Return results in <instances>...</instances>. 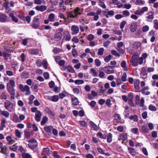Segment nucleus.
Segmentation results:
<instances>
[{"mask_svg":"<svg viewBox=\"0 0 158 158\" xmlns=\"http://www.w3.org/2000/svg\"><path fill=\"white\" fill-rule=\"evenodd\" d=\"M80 10V8L77 7L74 10V12L71 11L68 14V17L75 18L76 17L77 15H81V13L79 12Z\"/></svg>","mask_w":158,"mask_h":158,"instance_id":"nucleus-1","label":"nucleus"},{"mask_svg":"<svg viewBox=\"0 0 158 158\" xmlns=\"http://www.w3.org/2000/svg\"><path fill=\"white\" fill-rule=\"evenodd\" d=\"M19 87L20 90L22 92H26L25 93L26 95H28L31 94V92L30 90V88L28 86L25 85L23 87L22 84H20L19 85Z\"/></svg>","mask_w":158,"mask_h":158,"instance_id":"nucleus-2","label":"nucleus"},{"mask_svg":"<svg viewBox=\"0 0 158 158\" xmlns=\"http://www.w3.org/2000/svg\"><path fill=\"white\" fill-rule=\"evenodd\" d=\"M39 20V18L35 17L33 20L32 24L31 25V27L35 29H37L40 25Z\"/></svg>","mask_w":158,"mask_h":158,"instance_id":"nucleus-3","label":"nucleus"},{"mask_svg":"<svg viewBox=\"0 0 158 158\" xmlns=\"http://www.w3.org/2000/svg\"><path fill=\"white\" fill-rule=\"evenodd\" d=\"M137 27V23L136 22H133L130 25V31L132 32H134L136 30Z\"/></svg>","mask_w":158,"mask_h":158,"instance_id":"nucleus-4","label":"nucleus"},{"mask_svg":"<svg viewBox=\"0 0 158 158\" xmlns=\"http://www.w3.org/2000/svg\"><path fill=\"white\" fill-rule=\"evenodd\" d=\"M7 89L8 92L10 95H15V90L14 87L9 86V84L7 83Z\"/></svg>","mask_w":158,"mask_h":158,"instance_id":"nucleus-5","label":"nucleus"},{"mask_svg":"<svg viewBox=\"0 0 158 158\" xmlns=\"http://www.w3.org/2000/svg\"><path fill=\"white\" fill-rule=\"evenodd\" d=\"M140 75L142 78L144 79H146L147 77V73H146V70L144 67H143L141 70Z\"/></svg>","mask_w":158,"mask_h":158,"instance_id":"nucleus-6","label":"nucleus"},{"mask_svg":"<svg viewBox=\"0 0 158 158\" xmlns=\"http://www.w3.org/2000/svg\"><path fill=\"white\" fill-rule=\"evenodd\" d=\"M42 114L40 110H38L36 111V113L35 114V120L37 122H39L41 119Z\"/></svg>","mask_w":158,"mask_h":158,"instance_id":"nucleus-7","label":"nucleus"},{"mask_svg":"<svg viewBox=\"0 0 158 158\" xmlns=\"http://www.w3.org/2000/svg\"><path fill=\"white\" fill-rule=\"evenodd\" d=\"M52 128L53 127L52 126H46L44 127V129L48 133V135H52L51 130Z\"/></svg>","mask_w":158,"mask_h":158,"instance_id":"nucleus-8","label":"nucleus"},{"mask_svg":"<svg viewBox=\"0 0 158 158\" xmlns=\"http://www.w3.org/2000/svg\"><path fill=\"white\" fill-rule=\"evenodd\" d=\"M139 59L138 58H131V63H132V65L134 66H137L138 65V61Z\"/></svg>","mask_w":158,"mask_h":158,"instance_id":"nucleus-9","label":"nucleus"},{"mask_svg":"<svg viewBox=\"0 0 158 158\" xmlns=\"http://www.w3.org/2000/svg\"><path fill=\"white\" fill-rule=\"evenodd\" d=\"M35 9L38 10L41 12H43L47 9V7L45 6H37L35 7Z\"/></svg>","mask_w":158,"mask_h":158,"instance_id":"nucleus-10","label":"nucleus"},{"mask_svg":"<svg viewBox=\"0 0 158 158\" xmlns=\"http://www.w3.org/2000/svg\"><path fill=\"white\" fill-rule=\"evenodd\" d=\"M7 20V16L4 14H0V22L2 23L6 21Z\"/></svg>","mask_w":158,"mask_h":158,"instance_id":"nucleus-11","label":"nucleus"},{"mask_svg":"<svg viewBox=\"0 0 158 158\" xmlns=\"http://www.w3.org/2000/svg\"><path fill=\"white\" fill-rule=\"evenodd\" d=\"M62 34L60 32L56 33L54 35V38L57 39L56 41L60 40L62 39Z\"/></svg>","mask_w":158,"mask_h":158,"instance_id":"nucleus-12","label":"nucleus"},{"mask_svg":"<svg viewBox=\"0 0 158 158\" xmlns=\"http://www.w3.org/2000/svg\"><path fill=\"white\" fill-rule=\"evenodd\" d=\"M71 30L74 32L72 33V34H76L79 31L78 26L75 25H73L72 26Z\"/></svg>","mask_w":158,"mask_h":158,"instance_id":"nucleus-13","label":"nucleus"},{"mask_svg":"<svg viewBox=\"0 0 158 158\" xmlns=\"http://www.w3.org/2000/svg\"><path fill=\"white\" fill-rule=\"evenodd\" d=\"M139 81L138 79L135 80L134 83V85L135 88L136 89H139Z\"/></svg>","mask_w":158,"mask_h":158,"instance_id":"nucleus-14","label":"nucleus"},{"mask_svg":"<svg viewBox=\"0 0 158 158\" xmlns=\"http://www.w3.org/2000/svg\"><path fill=\"white\" fill-rule=\"evenodd\" d=\"M42 154L45 155V156L49 155L50 154L49 149L48 148H44Z\"/></svg>","mask_w":158,"mask_h":158,"instance_id":"nucleus-15","label":"nucleus"},{"mask_svg":"<svg viewBox=\"0 0 158 158\" xmlns=\"http://www.w3.org/2000/svg\"><path fill=\"white\" fill-rule=\"evenodd\" d=\"M0 113L2 115L6 117H8L9 116V113L6 110L2 111L0 110Z\"/></svg>","mask_w":158,"mask_h":158,"instance_id":"nucleus-16","label":"nucleus"},{"mask_svg":"<svg viewBox=\"0 0 158 158\" xmlns=\"http://www.w3.org/2000/svg\"><path fill=\"white\" fill-rule=\"evenodd\" d=\"M133 46L134 48H138L141 46V43L139 41H136L134 43Z\"/></svg>","mask_w":158,"mask_h":158,"instance_id":"nucleus-17","label":"nucleus"},{"mask_svg":"<svg viewBox=\"0 0 158 158\" xmlns=\"http://www.w3.org/2000/svg\"><path fill=\"white\" fill-rule=\"evenodd\" d=\"M97 136L100 138L105 139L106 137V135H103L101 132H98L97 134Z\"/></svg>","mask_w":158,"mask_h":158,"instance_id":"nucleus-18","label":"nucleus"},{"mask_svg":"<svg viewBox=\"0 0 158 158\" xmlns=\"http://www.w3.org/2000/svg\"><path fill=\"white\" fill-rule=\"evenodd\" d=\"M73 104L75 106L77 105L78 104V101L76 97L73 98L72 100Z\"/></svg>","mask_w":158,"mask_h":158,"instance_id":"nucleus-19","label":"nucleus"},{"mask_svg":"<svg viewBox=\"0 0 158 158\" xmlns=\"http://www.w3.org/2000/svg\"><path fill=\"white\" fill-rule=\"evenodd\" d=\"M4 104L5 107L7 110L10 106L11 103L9 100H7L5 101L4 103Z\"/></svg>","mask_w":158,"mask_h":158,"instance_id":"nucleus-20","label":"nucleus"},{"mask_svg":"<svg viewBox=\"0 0 158 158\" xmlns=\"http://www.w3.org/2000/svg\"><path fill=\"white\" fill-rule=\"evenodd\" d=\"M9 148L12 151L15 152L17 149L18 146L16 145V144H15L12 146H10Z\"/></svg>","mask_w":158,"mask_h":158,"instance_id":"nucleus-21","label":"nucleus"},{"mask_svg":"<svg viewBox=\"0 0 158 158\" xmlns=\"http://www.w3.org/2000/svg\"><path fill=\"white\" fill-rule=\"evenodd\" d=\"M28 147L31 149H34L37 146V143H29L28 144Z\"/></svg>","mask_w":158,"mask_h":158,"instance_id":"nucleus-22","label":"nucleus"},{"mask_svg":"<svg viewBox=\"0 0 158 158\" xmlns=\"http://www.w3.org/2000/svg\"><path fill=\"white\" fill-rule=\"evenodd\" d=\"M48 19L50 21L53 22L55 19L54 15L53 13H51L48 16Z\"/></svg>","mask_w":158,"mask_h":158,"instance_id":"nucleus-23","label":"nucleus"},{"mask_svg":"<svg viewBox=\"0 0 158 158\" xmlns=\"http://www.w3.org/2000/svg\"><path fill=\"white\" fill-rule=\"evenodd\" d=\"M48 120V118L46 116L42 118V121L41 122V124L42 125H44Z\"/></svg>","mask_w":158,"mask_h":158,"instance_id":"nucleus-24","label":"nucleus"},{"mask_svg":"<svg viewBox=\"0 0 158 158\" xmlns=\"http://www.w3.org/2000/svg\"><path fill=\"white\" fill-rule=\"evenodd\" d=\"M129 118L131 120L133 119L134 122H137L138 120V117L136 115L130 116Z\"/></svg>","mask_w":158,"mask_h":158,"instance_id":"nucleus-25","label":"nucleus"},{"mask_svg":"<svg viewBox=\"0 0 158 158\" xmlns=\"http://www.w3.org/2000/svg\"><path fill=\"white\" fill-rule=\"evenodd\" d=\"M112 135L111 133H109L107 136V142L110 143L112 140Z\"/></svg>","mask_w":158,"mask_h":158,"instance_id":"nucleus-26","label":"nucleus"},{"mask_svg":"<svg viewBox=\"0 0 158 158\" xmlns=\"http://www.w3.org/2000/svg\"><path fill=\"white\" fill-rule=\"evenodd\" d=\"M142 131L145 133H148V132L149 130L146 126H144L142 127Z\"/></svg>","mask_w":158,"mask_h":158,"instance_id":"nucleus-27","label":"nucleus"},{"mask_svg":"<svg viewBox=\"0 0 158 158\" xmlns=\"http://www.w3.org/2000/svg\"><path fill=\"white\" fill-rule=\"evenodd\" d=\"M59 99V96L57 95H55L52 96V98L51 100L54 102H56L58 101Z\"/></svg>","mask_w":158,"mask_h":158,"instance_id":"nucleus-28","label":"nucleus"},{"mask_svg":"<svg viewBox=\"0 0 158 158\" xmlns=\"http://www.w3.org/2000/svg\"><path fill=\"white\" fill-rule=\"evenodd\" d=\"M3 56L5 58V59L6 60H7L10 58L11 59V55L8 54L6 53L5 52H3Z\"/></svg>","mask_w":158,"mask_h":158,"instance_id":"nucleus-29","label":"nucleus"},{"mask_svg":"<svg viewBox=\"0 0 158 158\" xmlns=\"http://www.w3.org/2000/svg\"><path fill=\"white\" fill-rule=\"evenodd\" d=\"M23 158H32L31 156L28 153H23L22 154Z\"/></svg>","mask_w":158,"mask_h":158,"instance_id":"nucleus-30","label":"nucleus"},{"mask_svg":"<svg viewBox=\"0 0 158 158\" xmlns=\"http://www.w3.org/2000/svg\"><path fill=\"white\" fill-rule=\"evenodd\" d=\"M99 5L103 9H105L106 7V6L102 0H99Z\"/></svg>","mask_w":158,"mask_h":158,"instance_id":"nucleus-31","label":"nucleus"},{"mask_svg":"<svg viewBox=\"0 0 158 158\" xmlns=\"http://www.w3.org/2000/svg\"><path fill=\"white\" fill-rule=\"evenodd\" d=\"M90 124L91 125L92 127L95 130H97L98 129L97 126L93 122L90 121L89 122Z\"/></svg>","mask_w":158,"mask_h":158,"instance_id":"nucleus-32","label":"nucleus"},{"mask_svg":"<svg viewBox=\"0 0 158 158\" xmlns=\"http://www.w3.org/2000/svg\"><path fill=\"white\" fill-rule=\"evenodd\" d=\"M111 54L115 56L119 57L120 56L119 54L116 51L112 50L111 51Z\"/></svg>","mask_w":158,"mask_h":158,"instance_id":"nucleus-33","label":"nucleus"},{"mask_svg":"<svg viewBox=\"0 0 158 158\" xmlns=\"http://www.w3.org/2000/svg\"><path fill=\"white\" fill-rule=\"evenodd\" d=\"M75 84L78 85H81L84 83V81L83 80H77L74 81Z\"/></svg>","mask_w":158,"mask_h":158,"instance_id":"nucleus-34","label":"nucleus"},{"mask_svg":"<svg viewBox=\"0 0 158 158\" xmlns=\"http://www.w3.org/2000/svg\"><path fill=\"white\" fill-rule=\"evenodd\" d=\"M71 38L70 35L68 32H67V34L65 36V40L66 41H69Z\"/></svg>","mask_w":158,"mask_h":158,"instance_id":"nucleus-35","label":"nucleus"},{"mask_svg":"<svg viewBox=\"0 0 158 158\" xmlns=\"http://www.w3.org/2000/svg\"><path fill=\"white\" fill-rule=\"evenodd\" d=\"M149 109L152 111H156V107L152 105H150L148 107Z\"/></svg>","mask_w":158,"mask_h":158,"instance_id":"nucleus-36","label":"nucleus"},{"mask_svg":"<svg viewBox=\"0 0 158 158\" xmlns=\"http://www.w3.org/2000/svg\"><path fill=\"white\" fill-rule=\"evenodd\" d=\"M15 133L16 136L19 138H20L21 137V133L18 130H15Z\"/></svg>","mask_w":158,"mask_h":158,"instance_id":"nucleus-37","label":"nucleus"},{"mask_svg":"<svg viewBox=\"0 0 158 158\" xmlns=\"http://www.w3.org/2000/svg\"><path fill=\"white\" fill-rule=\"evenodd\" d=\"M9 86L12 87H14L15 86V82L14 80H10L9 81Z\"/></svg>","mask_w":158,"mask_h":158,"instance_id":"nucleus-38","label":"nucleus"},{"mask_svg":"<svg viewBox=\"0 0 158 158\" xmlns=\"http://www.w3.org/2000/svg\"><path fill=\"white\" fill-rule=\"evenodd\" d=\"M112 56L111 55H109L108 56H106L105 59L104 60L106 62H108L111 58Z\"/></svg>","mask_w":158,"mask_h":158,"instance_id":"nucleus-39","label":"nucleus"},{"mask_svg":"<svg viewBox=\"0 0 158 158\" xmlns=\"http://www.w3.org/2000/svg\"><path fill=\"white\" fill-rule=\"evenodd\" d=\"M127 74L126 73H124L123 74V75L121 77V80L123 81H126L127 79Z\"/></svg>","mask_w":158,"mask_h":158,"instance_id":"nucleus-40","label":"nucleus"},{"mask_svg":"<svg viewBox=\"0 0 158 158\" xmlns=\"http://www.w3.org/2000/svg\"><path fill=\"white\" fill-rule=\"evenodd\" d=\"M121 137L123 138V140H125L127 139V135L126 133H123L120 135Z\"/></svg>","mask_w":158,"mask_h":158,"instance_id":"nucleus-41","label":"nucleus"},{"mask_svg":"<svg viewBox=\"0 0 158 158\" xmlns=\"http://www.w3.org/2000/svg\"><path fill=\"white\" fill-rule=\"evenodd\" d=\"M67 69L69 72L71 73H74V70L73 68L70 66H68L67 67Z\"/></svg>","mask_w":158,"mask_h":158,"instance_id":"nucleus-42","label":"nucleus"},{"mask_svg":"<svg viewBox=\"0 0 158 158\" xmlns=\"http://www.w3.org/2000/svg\"><path fill=\"white\" fill-rule=\"evenodd\" d=\"M60 49L57 48H55L53 50V52L55 53L56 54L60 52Z\"/></svg>","mask_w":158,"mask_h":158,"instance_id":"nucleus-43","label":"nucleus"},{"mask_svg":"<svg viewBox=\"0 0 158 158\" xmlns=\"http://www.w3.org/2000/svg\"><path fill=\"white\" fill-rule=\"evenodd\" d=\"M104 51V49L103 48H101L99 49L98 52V54L99 55H102L103 54Z\"/></svg>","mask_w":158,"mask_h":158,"instance_id":"nucleus-44","label":"nucleus"},{"mask_svg":"<svg viewBox=\"0 0 158 158\" xmlns=\"http://www.w3.org/2000/svg\"><path fill=\"white\" fill-rule=\"evenodd\" d=\"M126 23L127 22L125 21H122L120 25V28L121 29H123L124 28L125 25L126 24Z\"/></svg>","mask_w":158,"mask_h":158,"instance_id":"nucleus-45","label":"nucleus"},{"mask_svg":"<svg viewBox=\"0 0 158 158\" xmlns=\"http://www.w3.org/2000/svg\"><path fill=\"white\" fill-rule=\"evenodd\" d=\"M140 97L139 95H137L135 96V103L137 105L139 103Z\"/></svg>","mask_w":158,"mask_h":158,"instance_id":"nucleus-46","label":"nucleus"},{"mask_svg":"<svg viewBox=\"0 0 158 158\" xmlns=\"http://www.w3.org/2000/svg\"><path fill=\"white\" fill-rule=\"evenodd\" d=\"M95 62L96 65L97 66H99L101 64V63L100 60L98 59H97L95 60Z\"/></svg>","mask_w":158,"mask_h":158,"instance_id":"nucleus-47","label":"nucleus"},{"mask_svg":"<svg viewBox=\"0 0 158 158\" xmlns=\"http://www.w3.org/2000/svg\"><path fill=\"white\" fill-rule=\"evenodd\" d=\"M1 98L2 99L6 100L7 99V95L5 92L2 93L1 95Z\"/></svg>","mask_w":158,"mask_h":158,"instance_id":"nucleus-48","label":"nucleus"},{"mask_svg":"<svg viewBox=\"0 0 158 158\" xmlns=\"http://www.w3.org/2000/svg\"><path fill=\"white\" fill-rule=\"evenodd\" d=\"M149 28L148 26L145 25L144 26L142 27V31L143 32H145L148 31L149 30Z\"/></svg>","mask_w":158,"mask_h":158,"instance_id":"nucleus-49","label":"nucleus"},{"mask_svg":"<svg viewBox=\"0 0 158 158\" xmlns=\"http://www.w3.org/2000/svg\"><path fill=\"white\" fill-rule=\"evenodd\" d=\"M42 64L45 69H47L48 62L44 60L43 62H42Z\"/></svg>","mask_w":158,"mask_h":158,"instance_id":"nucleus-50","label":"nucleus"},{"mask_svg":"<svg viewBox=\"0 0 158 158\" xmlns=\"http://www.w3.org/2000/svg\"><path fill=\"white\" fill-rule=\"evenodd\" d=\"M25 137L27 138H29L31 136V134L30 132L25 131L24 132Z\"/></svg>","mask_w":158,"mask_h":158,"instance_id":"nucleus-51","label":"nucleus"},{"mask_svg":"<svg viewBox=\"0 0 158 158\" xmlns=\"http://www.w3.org/2000/svg\"><path fill=\"white\" fill-rule=\"evenodd\" d=\"M105 72L108 74L112 73H114V71L113 69L110 70L108 69H106V71H104Z\"/></svg>","mask_w":158,"mask_h":158,"instance_id":"nucleus-52","label":"nucleus"},{"mask_svg":"<svg viewBox=\"0 0 158 158\" xmlns=\"http://www.w3.org/2000/svg\"><path fill=\"white\" fill-rule=\"evenodd\" d=\"M138 131V129L136 128H134L131 129V131L134 134H136L137 133Z\"/></svg>","mask_w":158,"mask_h":158,"instance_id":"nucleus-53","label":"nucleus"},{"mask_svg":"<svg viewBox=\"0 0 158 158\" xmlns=\"http://www.w3.org/2000/svg\"><path fill=\"white\" fill-rule=\"evenodd\" d=\"M65 63V61L64 60H60L58 64H59V65L60 66H63L64 64Z\"/></svg>","mask_w":158,"mask_h":158,"instance_id":"nucleus-54","label":"nucleus"},{"mask_svg":"<svg viewBox=\"0 0 158 158\" xmlns=\"http://www.w3.org/2000/svg\"><path fill=\"white\" fill-rule=\"evenodd\" d=\"M36 64L38 67H41L42 66V62L40 60H37Z\"/></svg>","mask_w":158,"mask_h":158,"instance_id":"nucleus-55","label":"nucleus"},{"mask_svg":"<svg viewBox=\"0 0 158 158\" xmlns=\"http://www.w3.org/2000/svg\"><path fill=\"white\" fill-rule=\"evenodd\" d=\"M78 114L79 116L82 117L84 115V111L83 110H81L79 111Z\"/></svg>","mask_w":158,"mask_h":158,"instance_id":"nucleus-56","label":"nucleus"},{"mask_svg":"<svg viewBox=\"0 0 158 158\" xmlns=\"http://www.w3.org/2000/svg\"><path fill=\"white\" fill-rule=\"evenodd\" d=\"M94 38V36L92 34H90L88 35L87 37V39L89 41L93 40Z\"/></svg>","mask_w":158,"mask_h":158,"instance_id":"nucleus-57","label":"nucleus"},{"mask_svg":"<svg viewBox=\"0 0 158 158\" xmlns=\"http://www.w3.org/2000/svg\"><path fill=\"white\" fill-rule=\"evenodd\" d=\"M128 100L133 99V94L131 93H129L128 95Z\"/></svg>","mask_w":158,"mask_h":158,"instance_id":"nucleus-58","label":"nucleus"},{"mask_svg":"<svg viewBox=\"0 0 158 158\" xmlns=\"http://www.w3.org/2000/svg\"><path fill=\"white\" fill-rule=\"evenodd\" d=\"M128 149L129 151V153L130 154L135 152V149L132 148L128 147Z\"/></svg>","mask_w":158,"mask_h":158,"instance_id":"nucleus-59","label":"nucleus"},{"mask_svg":"<svg viewBox=\"0 0 158 158\" xmlns=\"http://www.w3.org/2000/svg\"><path fill=\"white\" fill-rule=\"evenodd\" d=\"M28 75V73L27 72H23L21 74V76L22 77H27Z\"/></svg>","mask_w":158,"mask_h":158,"instance_id":"nucleus-60","label":"nucleus"},{"mask_svg":"<svg viewBox=\"0 0 158 158\" xmlns=\"http://www.w3.org/2000/svg\"><path fill=\"white\" fill-rule=\"evenodd\" d=\"M123 15L126 16H129L130 14V12L127 10H125L123 12Z\"/></svg>","mask_w":158,"mask_h":158,"instance_id":"nucleus-61","label":"nucleus"},{"mask_svg":"<svg viewBox=\"0 0 158 158\" xmlns=\"http://www.w3.org/2000/svg\"><path fill=\"white\" fill-rule=\"evenodd\" d=\"M72 53L74 57H75L77 55V52L75 49H72Z\"/></svg>","mask_w":158,"mask_h":158,"instance_id":"nucleus-62","label":"nucleus"},{"mask_svg":"<svg viewBox=\"0 0 158 158\" xmlns=\"http://www.w3.org/2000/svg\"><path fill=\"white\" fill-rule=\"evenodd\" d=\"M49 86L51 88H53L55 85V83L53 81H51L49 83Z\"/></svg>","mask_w":158,"mask_h":158,"instance_id":"nucleus-63","label":"nucleus"},{"mask_svg":"<svg viewBox=\"0 0 158 158\" xmlns=\"http://www.w3.org/2000/svg\"><path fill=\"white\" fill-rule=\"evenodd\" d=\"M148 10V8L147 7H143L140 10L141 13H143L144 12Z\"/></svg>","mask_w":158,"mask_h":158,"instance_id":"nucleus-64","label":"nucleus"}]
</instances>
